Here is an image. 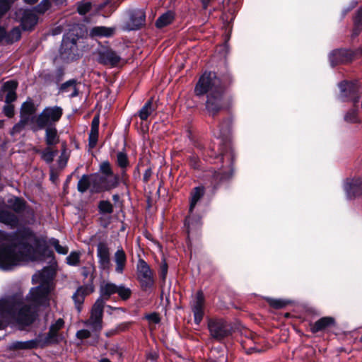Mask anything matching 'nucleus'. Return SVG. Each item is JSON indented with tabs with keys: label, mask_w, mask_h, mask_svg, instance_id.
<instances>
[{
	"label": "nucleus",
	"mask_w": 362,
	"mask_h": 362,
	"mask_svg": "<svg viewBox=\"0 0 362 362\" xmlns=\"http://www.w3.org/2000/svg\"><path fill=\"white\" fill-rule=\"evenodd\" d=\"M33 281L40 285L30 290L25 300L18 298L0 300V329L8 320H16L22 325L30 324L35 317L36 307L49 300L52 289V276L45 269L33 275Z\"/></svg>",
	"instance_id": "1"
},
{
	"label": "nucleus",
	"mask_w": 362,
	"mask_h": 362,
	"mask_svg": "<svg viewBox=\"0 0 362 362\" xmlns=\"http://www.w3.org/2000/svg\"><path fill=\"white\" fill-rule=\"evenodd\" d=\"M45 242L29 229L13 234L0 230V269L11 270L28 261L38 259L45 250Z\"/></svg>",
	"instance_id": "2"
},
{
	"label": "nucleus",
	"mask_w": 362,
	"mask_h": 362,
	"mask_svg": "<svg viewBox=\"0 0 362 362\" xmlns=\"http://www.w3.org/2000/svg\"><path fill=\"white\" fill-rule=\"evenodd\" d=\"M223 90L221 82L214 72L204 73L199 78L194 90L197 95L208 94L206 109L212 115L222 107Z\"/></svg>",
	"instance_id": "3"
},
{
	"label": "nucleus",
	"mask_w": 362,
	"mask_h": 362,
	"mask_svg": "<svg viewBox=\"0 0 362 362\" xmlns=\"http://www.w3.org/2000/svg\"><path fill=\"white\" fill-rule=\"evenodd\" d=\"M118 285L111 282H103L100 286V295L94 303L89 320L86 325L92 328L93 331H99L103 327V315L105 305V300H107L111 295L117 293Z\"/></svg>",
	"instance_id": "4"
},
{
	"label": "nucleus",
	"mask_w": 362,
	"mask_h": 362,
	"mask_svg": "<svg viewBox=\"0 0 362 362\" xmlns=\"http://www.w3.org/2000/svg\"><path fill=\"white\" fill-rule=\"evenodd\" d=\"M62 115V109L59 107H48L37 116H33L30 119L34 130L44 129L46 127L51 126L53 123L57 122Z\"/></svg>",
	"instance_id": "5"
},
{
	"label": "nucleus",
	"mask_w": 362,
	"mask_h": 362,
	"mask_svg": "<svg viewBox=\"0 0 362 362\" xmlns=\"http://www.w3.org/2000/svg\"><path fill=\"white\" fill-rule=\"evenodd\" d=\"M146 15L143 9L134 8L126 12V29L129 30L139 28L145 23Z\"/></svg>",
	"instance_id": "6"
},
{
	"label": "nucleus",
	"mask_w": 362,
	"mask_h": 362,
	"mask_svg": "<svg viewBox=\"0 0 362 362\" xmlns=\"http://www.w3.org/2000/svg\"><path fill=\"white\" fill-rule=\"evenodd\" d=\"M64 320L62 318H59L55 322V323L51 325L49 331L46 335H39L41 345L45 346L58 342L62 339L61 336L58 334V331L64 327Z\"/></svg>",
	"instance_id": "7"
},
{
	"label": "nucleus",
	"mask_w": 362,
	"mask_h": 362,
	"mask_svg": "<svg viewBox=\"0 0 362 362\" xmlns=\"http://www.w3.org/2000/svg\"><path fill=\"white\" fill-rule=\"evenodd\" d=\"M138 277L140 280L142 287L144 288H150L153 284L152 272L149 266L145 261L140 259L137 264Z\"/></svg>",
	"instance_id": "8"
},
{
	"label": "nucleus",
	"mask_w": 362,
	"mask_h": 362,
	"mask_svg": "<svg viewBox=\"0 0 362 362\" xmlns=\"http://www.w3.org/2000/svg\"><path fill=\"white\" fill-rule=\"evenodd\" d=\"M60 54L62 58L73 60L77 54L76 42L74 37H64L60 48Z\"/></svg>",
	"instance_id": "9"
},
{
	"label": "nucleus",
	"mask_w": 362,
	"mask_h": 362,
	"mask_svg": "<svg viewBox=\"0 0 362 362\" xmlns=\"http://www.w3.org/2000/svg\"><path fill=\"white\" fill-rule=\"evenodd\" d=\"M92 181L98 185L101 191H105L117 187L119 184V177L114 174L96 175L92 178Z\"/></svg>",
	"instance_id": "10"
},
{
	"label": "nucleus",
	"mask_w": 362,
	"mask_h": 362,
	"mask_svg": "<svg viewBox=\"0 0 362 362\" xmlns=\"http://www.w3.org/2000/svg\"><path fill=\"white\" fill-rule=\"evenodd\" d=\"M209 329L211 336L218 340L229 334V327L223 320L209 321Z\"/></svg>",
	"instance_id": "11"
},
{
	"label": "nucleus",
	"mask_w": 362,
	"mask_h": 362,
	"mask_svg": "<svg viewBox=\"0 0 362 362\" xmlns=\"http://www.w3.org/2000/svg\"><path fill=\"white\" fill-rule=\"evenodd\" d=\"M35 112V105L30 100L23 103L21 110V120L20 123L13 127L12 133L20 131V129L26 124L30 117L33 115Z\"/></svg>",
	"instance_id": "12"
},
{
	"label": "nucleus",
	"mask_w": 362,
	"mask_h": 362,
	"mask_svg": "<svg viewBox=\"0 0 362 362\" xmlns=\"http://www.w3.org/2000/svg\"><path fill=\"white\" fill-rule=\"evenodd\" d=\"M204 298L202 291L197 292L195 298L192 302V310L194 314V322L199 325L204 316Z\"/></svg>",
	"instance_id": "13"
},
{
	"label": "nucleus",
	"mask_w": 362,
	"mask_h": 362,
	"mask_svg": "<svg viewBox=\"0 0 362 362\" xmlns=\"http://www.w3.org/2000/svg\"><path fill=\"white\" fill-rule=\"evenodd\" d=\"M16 13L21 16V26L25 30H31L37 22V17L33 11L21 9Z\"/></svg>",
	"instance_id": "14"
},
{
	"label": "nucleus",
	"mask_w": 362,
	"mask_h": 362,
	"mask_svg": "<svg viewBox=\"0 0 362 362\" xmlns=\"http://www.w3.org/2000/svg\"><path fill=\"white\" fill-rule=\"evenodd\" d=\"M344 189L349 199L362 194V179L356 178L348 180L344 185Z\"/></svg>",
	"instance_id": "15"
},
{
	"label": "nucleus",
	"mask_w": 362,
	"mask_h": 362,
	"mask_svg": "<svg viewBox=\"0 0 362 362\" xmlns=\"http://www.w3.org/2000/svg\"><path fill=\"white\" fill-rule=\"evenodd\" d=\"M98 60L100 64L116 66L120 61V57L112 50L105 49L99 52Z\"/></svg>",
	"instance_id": "16"
},
{
	"label": "nucleus",
	"mask_w": 362,
	"mask_h": 362,
	"mask_svg": "<svg viewBox=\"0 0 362 362\" xmlns=\"http://www.w3.org/2000/svg\"><path fill=\"white\" fill-rule=\"evenodd\" d=\"M97 256L100 267L103 269H108L111 265L110 252L108 247L103 243H100L97 248Z\"/></svg>",
	"instance_id": "17"
},
{
	"label": "nucleus",
	"mask_w": 362,
	"mask_h": 362,
	"mask_svg": "<svg viewBox=\"0 0 362 362\" xmlns=\"http://www.w3.org/2000/svg\"><path fill=\"white\" fill-rule=\"evenodd\" d=\"M93 291V286H92V284L86 286L80 287L76 290L75 293L73 295V299L74 300L76 307L78 309V310L80 311L81 310V305L83 302L85 296Z\"/></svg>",
	"instance_id": "18"
},
{
	"label": "nucleus",
	"mask_w": 362,
	"mask_h": 362,
	"mask_svg": "<svg viewBox=\"0 0 362 362\" xmlns=\"http://www.w3.org/2000/svg\"><path fill=\"white\" fill-rule=\"evenodd\" d=\"M16 88L17 83L14 81H9L4 84L2 91L4 93H6V103H10L16 100Z\"/></svg>",
	"instance_id": "19"
},
{
	"label": "nucleus",
	"mask_w": 362,
	"mask_h": 362,
	"mask_svg": "<svg viewBox=\"0 0 362 362\" xmlns=\"http://www.w3.org/2000/svg\"><path fill=\"white\" fill-rule=\"evenodd\" d=\"M0 222L14 226L17 223L18 218L16 214L11 213L7 208L0 206Z\"/></svg>",
	"instance_id": "20"
},
{
	"label": "nucleus",
	"mask_w": 362,
	"mask_h": 362,
	"mask_svg": "<svg viewBox=\"0 0 362 362\" xmlns=\"http://www.w3.org/2000/svg\"><path fill=\"white\" fill-rule=\"evenodd\" d=\"M60 91L67 97L72 98L78 95V88L74 80L69 81L62 85Z\"/></svg>",
	"instance_id": "21"
},
{
	"label": "nucleus",
	"mask_w": 362,
	"mask_h": 362,
	"mask_svg": "<svg viewBox=\"0 0 362 362\" xmlns=\"http://www.w3.org/2000/svg\"><path fill=\"white\" fill-rule=\"evenodd\" d=\"M115 33V28L105 26H97L92 28L90 35L92 37H110Z\"/></svg>",
	"instance_id": "22"
},
{
	"label": "nucleus",
	"mask_w": 362,
	"mask_h": 362,
	"mask_svg": "<svg viewBox=\"0 0 362 362\" xmlns=\"http://www.w3.org/2000/svg\"><path fill=\"white\" fill-rule=\"evenodd\" d=\"M114 260L116 264L115 271L116 272L121 274L122 273L124 266L126 264V255L123 250H118L114 257Z\"/></svg>",
	"instance_id": "23"
},
{
	"label": "nucleus",
	"mask_w": 362,
	"mask_h": 362,
	"mask_svg": "<svg viewBox=\"0 0 362 362\" xmlns=\"http://www.w3.org/2000/svg\"><path fill=\"white\" fill-rule=\"evenodd\" d=\"M175 18V14L172 11H167L163 13L156 21V26L158 28H163L170 25Z\"/></svg>",
	"instance_id": "24"
},
{
	"label": "nucleus",
	"mask_w": 362,
	"mask_h": 362,
	"mask_svg": "<svg viewBox=\"0 0 362 362\" xmlns=\"http://www.w3.org/2000/svg\"><path fill=\"white\" fill-rule=\"evenodd\" d=\"M204 195V189L201 187H195L191 193L190 204H189V214H192V211L195 207L197 203Z\"/></svg>",
	"instance_id": "25"
},
{
	"label": "nucleus",
	"mask_w": 362,
	"mask_h": 362,
	"mask_svg": "<svg viewBox=\"0 0 362 362\" xmlns=\"http://www.w3.org/2000/svg\"><path fill=\"white\" fill-rule=\"evenodd\" d=\"M334 322V318L331 317H325L317 320L312 327L313 332H319L326 327L333 325Z\"/></svg>",
	"instance_id": "26"
},
{
	"label": "nucleus",
	"mask_w": 362,
	"mask_h": 362,
	"mask_svg": "<svg viewBox=\"0 0 362 362\" xmlns=\"http://www.w3.org/2000/svg\"><path fill=\"white\" fill-rule=\"evenodd\" d=\"M38 346H42L40 341V336L35 340H30L26 341H17L13 344V347L18 349H33Z\"/></svg>",
	"instance_id": "27"
},
{
	"label": "nucleus",
	"mask_w": 362,
	"mask_h": 362,
	"mask_svg": "<svg viewBox=\"0 0 362 362\" xmlns=\"http://www.w3.org/2000/svg\"><path fill=\"white\" fill-rule=\"evenodd\" d=\"M156 110V105L151 100H148L139 111V115L141 119L146 120Z\"/></svg>",
	"instance_id": "28"
},
{
	"label": "nucleus",
	"mask_w": 362,
	"mask_h": 362,
	"mask_svg": "<svg viewBox=\"0 0 362 362\" xmlns=\"http://www.w3.org/2000/svg\"><path fill=\"white\" fill-rule=\"evenodd\" d=\"M344 50H336L331 53L329 56V59L331 64L334 66L336 64L339 62H344L349 60V57L347 56H344Z\"/></svg>",
	"instance_id": "29"
},
{
	"label": "nucleus",
	"mask_w": 362,
	"mask_h": 362,
	"mask_svg": "<svg viewBox=\"0 0 362 362\" xmlns=\"http://www.w3.org/2000/svg\"><path fill=\"white\" fill-rule=\"evenodd\" d=\"M45 140L47 145L56 144L59 139L57 136V129L52 127H48L46 129Z\"/></svg>",
	"instance_id": "30"
},
{
	"label": "nucleus",
	"mask_w": 362,
	"mask_h": 362,
	"mask_svg": "<svg viewBox=\"0 0 362 362\" xmlns=\"http://www.w3.org/2000/svg\"><path fill=\"white\" fill-rule=\"evenodd\" d=\"M95 269L92 263H88L81 269V274L85 278H89V281L93 282Z\"/></svg>",
	"instance_id": "31"
},
{
	"label": "nucleus",
	"mask_w": 362,
	"mask_h": 362,
	"mask_svg": "<svg viewBox=\"0 0 362 362\" xmlns=\"http://www.w3.org/2000/svg\"><path fill=\"white\" fill-rule=\"evenodd\" d=\"M8 205L16 212L22 211L24 208V203L18 198H12L8 201Z\"/></svg>",
	"instance_id": "32"
},
{
	"label": "nucleus",
	"mask_w": 362,
	"mask_h": 362,
	"mask_svg": "<svg viewBox=\"0 0 362 362\" xmlns=\"http://www.w3.org/2000/svg\"><path fill=\"white\" fill-rule=\"evenodd\" d=\"M339 87L340 88L342 98L347 97L348 93L350 94L353 91L352 84H351L346 81L339 83Z\"/></svg>",
	"instance_id": "33"
},
{
	"label": "nucleus",
	"mask_w": 362,
	"mask_h": 362,
	"mask_svg": "<svg viewBox=\"0 0 362 362\" xmlns=\"http://www.w3.org/2000/svg\"><path fill=\"white\" fill-rule=\"evenodd\" d=\"M117 293L119 295V296L122 300H127L130 297V296L132 294V291H131L130 288L121 284V285H118Z\"/></svg>",
	"instance_id": "34"
},
{
	"label": "nucleus",
	"mask_w": 362,
	"mask_h": 362,
	"mask_svg": "<svg viewBox=\"0 0 362 362\" xmlns=\"http://www.w3.org/2000/svg\"><path fill=\"white\" fill-rule=\"evenodd\" d=\"M49 244L55 248L59 254L65 255L68 252V248L60 245L59 240L55 238H52L49 240Z\"/></svg>",
	"instance_id": "35"
},
{
	"label": "nucleus",
	"mask_w": 362,
	"mask_h": 362,
	"mask_svg": "<svg viewBox=\"0 0 362 362\" xmlns=\"http://www.w3.org/2000/svg\"><path fill=\"white\" fill-rule=\"evenodd\" d=\"M101 213L111 214L113 211L112 204L108 201H101L99 204Z\"/></svg>",
	"instance_id": "36"
},
{
	"label": "nucleus",
	"mask_w": 362,
	"mask_h": 362,
	"mask_svg": "<svg viewBox=\"0 0 362 362\" xmlns=\"http://www.w3.org/2000/svg\"><path fill=\"white\" fill-rule=\"evenodd\" d=\"M88 320H89V319L85 322V324H86V322ZM86 325L90 329V330L89 329H81V330L78 331L76 333V336L78 339H83L88 338L90 336V331L93 332H99L100 331V330L93 331L90 327L88 326L87 325Z\"/></svg>",
	"instance_id": "37"
},
{
	"label": "nucleus",
	"mask_w": 362,
	"mask_h": 362,
	"mask_svg": "<svg viewBox=\"0 0 362 362\" xmlns=\"http://www.w3.org/2000/svg\"><path fill=\"white\" fill-rule=\"evenodd\" d=\"M90 181L88 177L83 176L82 178L78 181V189L81 192H84L89 187Z\"/></svg>",
	"instance_id": "38"
},
{
	"label": "nucleus",
	"mask_w": 362,
	"mask_h": 362,
	"mask_svg": "<svg viewBox=\"0 0 362 362\" xmlns=\"http://www.w3.org/2000/svg\"><path fill=\"white\" fill-rule=\"evenodd\" d=\"M80 255L78 252H71L66 257V262L69 265L75 266L79 262Z\"/></svg>",
	"instance_id": "39"
},
{
	"label": "nucleus",
	"mask_w": 362,
	"mask_h": 362,
	"mask_svg": "<svg viewBox=\"0 0 362 362\" xmlns=\"http://www.w3.org/2000/svg\"><path fill=\"white\" fill-rule=\"evenodd\" d=\"M117 164L121 168H125L128 165V160H127V155L124 153L119 152L117 153Z\"/></svg>",
	"instance_id": "40"
},
{
	"label": "nucleus",
	"mask_w": 362,
	"mask_h": 362,
	"mask_svg": "<svg viewBox=\"0 0 362 362\" xmlns=\"http://www.w3.org/2000/svg\"><path fill=\"white\" fill-rule=\"evenodd\" d=\"M91 8V4L90 2H88V1H85V2H81L78 6V12L81 14V15H84L86 14L88 11H90Z\"/></svg>",
	"instance_id": "41"
},
{
	"label": "nucleus",
	"mask_w": 362,
	"mask_h": 362,
	"mask_svg": "<svg viewBox=\"0 0 362 362\" xmlns=\"http://www.w3.org/2000/svg\"><path fill=\"white\" fill-rule=\"evenodd\" d=\"M98 138V132L90 130L89 134V146L94 148L96 146Z\"/></svg>",
	"instance_id": "42"
},
{
	"label": "nucleus",
	"mask_w": 362,
	"mask_h": 362,
	"mask_svg": "<svg viewBox=\"0 0 362 362\" xmlns=\"http://www.w3.org/2000/svg\"><path fill=\"white\" fill-rule=\"evenodd\" d=\"M11 4V0H0V17L8 10Z\"/></svg>",
	"instance_id": "43"
},
{
	"label": "nucleus",
	"mask_w": 362,
	"mask_h": 362,
	"mask_svg": "<svg viewBox=\"0 0 362 362\" xmlns=\"http://www.w3.org/2000/svg\"><path fill=\"white\" fill-rule=\"evenodd\" d=\"M101 175H107L113 174L108 162H103L100 165Z\"/></svg>",
	"instance_id": "44"
},
{
	"label": "nucleus",
	"mask_w": 362,
	"mask_h": 362,
	"mask_svg": "<svg viewBox=\"0 0 362 362\" xmlns=\"http://www.w3.org/2000/svg\"><path fill=\"white\" fill-rule=\"evenodd\" d=\"M4 112L8 117H13L14 114L13 106L10 103H6V105L4 107Z\"/></svg>",
	"instance_id": "45"
},
{
	"label": "nucleus",
	"mask_w": 362,
	"mask_h": 362,
	"mask_svg": "<svg viewBox=\"0 0 362 362\" xmlns=\"http://www.w3.org/2000/svg\"><path fill=\"white\" fill-rule=\"evenodd\" d=\"M344 119L346 121H347L349 122H351V123L356 122L357 121L356 112L351 111V112H348L345 115Z\"/></svg>",
	"instance_id": "46"
},
{
	"label": "nucleus",
	"mask_w": 362,
	"mask_h": 362,
	"mask_svg": "<svg viewBox=\"0 0 362 362\" xmlns=\"http://www.w3.org/2000/svg\"><path fill=\"white\" fill-rule=\"evenodd\" d=\"M21 37V30L18 28H13L10 33V38L12 40H18Z\"/></svg>",
	"instance_id": "47"
},
{
	"label": "nucleus",
	"mask_w": 362,
	"mask_h": 362,
	"mask_svg": "<svg viewBox=\"0 0 362 362\" xmlns=\"http://www.w3.org/2000/svg\"><path fill=\"white\" fill-rule=\"evenodd\" d=\"M49 7V1L44 0L37 6L38 12L44 13L45 11H47Z\"/></svg>",
	"instance_id": "48"
},
{
	"label": "nucleus",
	"mask_w": 362,
	"mask_h": 362,
	"mask_svg": "<svg viewBox=\"0 0 362 362\" xmlns=\"http://www.w3.org/2000/svg\"><path fill=\"white\" fill-rule=\"evenodd\" d=\"M270 305L275 308H281L284 306V303L280 300L270 299L269 300Z\"/></svg>",
	"instance_id": "49"
},
{
	"label": "nucleus",
	"mask_w": 362,
	"mask_h": 362,
	"mask_svg": "<svg viewBox=\"0 0 362 362\" xmlns=\"http://www.w3.org/2000/svg\"><path fill=\"white\" fill-rule=\"evenodd\" d=\"M54 156V154L51 151H45L42 154L43 159L45 161H47V163L52 161Z\"/></svg>",
	"instance_id": "50"
},
{
	"label": "nucleus",
	"mask_w": 362,
	"mask_h": 362,
	"mask_svg": "<svg viewBox=\"0 0 362 362\" xmlns=\"http://www.w3.org/2000/svg\"><path fill=\"white\" fill-rule=\"evenodd\" d=\"M168 272V265L165 261L160 265V277L164 280L166 277Z\"/></svg>",
	"instance_id": "51"
},
{
	"label": "nucleus",
	"mask_w": 362,
	"mask_h": 362,
	"mask_svg": "<svg viewBox=\"0 0 362 362\" xmlns=\"http://www.w3.org/2000/svg\"><path fill=\"white\" fill-rule=\"evenodd\" d=\"M146 318L148 320V321L151 323L156 324L159 322L160 318L158 315L156 313H152L148 315H147Z\"/></svg>",
	"instance_id": "52"
},
{
	"label": "nucleus",
	"mask_w": 362,
	"mask_h": 362,
	"mask_svg": "<svg viewBox=\"0 0 362 362\" xmlns=\"http://www.w3.org/2000/svg\"><path fill=\"white\" fill-rule=\"evenodd\" d=\"M98 128H99V117H95L92 120L90 130L98 132Z\"/></svg>",
	"instance_id": "53"
},
{
	"label": "nucleus",
	"mask_w": 362,
	"mask_h": 362,
	"mask_svg": "<svg viewBox=\"0 0 362 362\" xmlns=\"http://www.w3.org/2000/svg\"><path fill=\"white\" fill-rule=\"evenodd\" d=\"M355 23L358 27L360 26V24L362 23V8L358 11V16L356 18Z\"/></svg>",
	"instance_id": "54"
},
{
	"label": "nucleus",
	"mask_w": 362,
	"mask_h": 362,
	"mask_svg": "<svg viewBox=\"0 0 362 362\" xmlns=\"http://www.w3.org/2000/svg\"><path fill=\"white\" fill-rule=\"evenodd\" d=\"M187 227V230H188V233L190 232V230L192 229V222H191V218L190 217L187 218L186 219V223H185Z\"/></svg>",
	"instance_id": "55"
},
{
	"label": "nucleus",
	"mask_w": 362,
	"mask_h": 362,
	"mask_svg": "<svg viewBox=\"0 0 362 362\" xmlns=\"http://www.w3.org/2000/svg\"><path fill=\"white\" fill-rule=\"evenodd\" d=\"M5 35V31L3 28H0V41L4 38Z\"/></svg>",
	"instance_id": "56"
},
{
	"label": "nucleus",
	"mask_w": 362,
	"mask_h": 362,
	"mask_svg": "<svg viewBox=\"0 0 362 362\" xmlns=\"http://www.w3.org/2000/svg\"><path fill=\"white\" fill-rule=\"evenodd\" d=\"M209 3V0H202V4L204 8H206Z\"/></svg>",
	"instance_id": "57"
},
{
	"label": "nucleus",
	"mask_w": 362,
	"mask_h": 362,
	"mask_svg": "<svg viewBox=\"0 0 362 362\" xmlns=\"http://www.w3.org/2000/svg\"><path fill=\"white\" fill-rule=\"evenodd\" d=\"M24 1L28 4H35V2L37 1V0H24Z\"/></svg>",
	"instance_id": "58"
},
{
	"label": "nucleus",
	"mask_w": 362,
	"mask_h": 362,
	"mask_svg": "<svg viewBox=\"0 0 362 362\" xmlns=\"http://www.w3.org/2000/svg\"><path fill=\"white\" fill-rule=\"evenodd\" d=\"M57 4H62L64 0H54Z\"/></svg>",
	"instance_id": "59"
},
{
	"label": "nucleus",
	"mask_w": 362,
	"mask_h": 362,
	"mask_svg": "<svg viewBox=\"0 0 362 362\" xmlns=\"http://www.w3.org/2000/svg\"><path fill=\"white\" fill-rule=\"evenodd\" d=\"M100 362H110L107 358H102Z\"/></svg>",
	"instance_id": "60"
},
{
	"label": "nucleus",
	"mask_w": 362,
	"mask_h": 362,
	"mask_svg": "<svg viewBox=\"0 0 362 362\" xmlns=\"http://www.w3.org/2000/svg\"><path fill=\"white\" fill-rule=\"evenodd\" d=\"M229 177V175H221V180H223V179H226Z\"/></svg>",
	"instance_id": "61"
},
{
	"label": "nucleus",
	"mask_w": 362,
	"mask_h": 362,
	"mask_svg": "<svg viewBox=\"0 0 362 362\" xmlns=\"http://www.w3.org/2000/svg\"><path fill=\"white\" fill-rule=\"evenodd\" d=\"M358 100H356V99H354V104H355L356 103H358Z\"/></svg>",
	"instance_id": "62"
}]
</instances>
